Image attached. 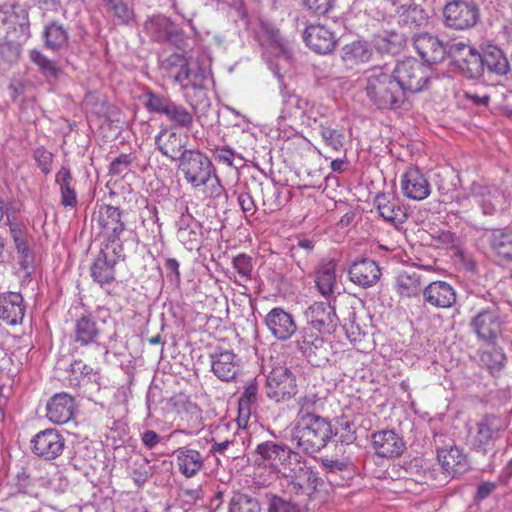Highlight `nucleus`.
<instances>
[{"label":"nucleus","instance_id":"8fccbe9b","mask_svg":"<svg viewBox=\"0 0 512 512\" xmlns=\"http://www.w3.org/2000/svg\"><path fill=\"white\" fill-rule=\"evenodd\" d=\"M506 361L505 354L497 348L483 351L480 355V362L491 374L500 371Z\"/></svg>","mask_w":512,"mask_h":512},{"label":"nucleus","instance_id":"7ed1b4c3","mask_svg":"<svg viewBox=\"0 0 512 512\" xmlns=\"http://www.w3.org/2000/svg\"><path fill=\"white\" fill-rule=\"evenodd\" d=\"M333 437V428L325 417L295 420L290 441L298 453L314 454L327 446Z\"/></svg>","mask_w":512,"mask_h":512},{"label":"nucleus","instance_id":"603ef678","mask_svg":"<svg viewBox=\"0 0 512 512\" xmlns=\"http://www.w3.org/2000/svg\"><path fill=\"white\" fill-rule=\"evenodd\" d=\"M320 135L327 146L335 151H339L344 144V133L342 130L333 129L328 126H320Z\"/></svg>","mask_w":512,"mask_h":512},{"label":"nucleus","instance_id":"5701e85b","mask_svg":"<svg viewBox=\"0 0 512 512\" xmlns=\"http://www.w3.org/2000/svg\"><path fill=\"white\" fill-rule=\"evenodd\" d=\"M25 315L23 296L18 292L0 294V324L16 326L21 324Z\"/></svg>","mask_w":512,"mask_h":512},{"label":"nucleus","instance_id":"4be33fe9","mask_svg":"<svg viewBox=\"0 0 512 512\" xmlns=\"http://www.w3.org/2000/svg\"><path fill=\"white\" fill-rule=\"evenodd\" d=\"M211 371L224 382L236 379L240 371V359L231 350H219L210 354Z\"/></svg>","mask_w":512,"mask_h":512},{"label":"nucleus","instance_id":"79ce46f5","mask_svg":"<svg viewBox=\"0 0 512 512\" xmlns=\"http://www.w3.org/2000/svg\"><path fill=\"white\" fill-rule=\"evenodd\" d=\"M489 243L499 258L506 262H512V230L493 231Z\"/></svg>","mask_w":512,"mask_h":512},{"label":"nucleus","instance_id":"f3484780","mask_svg":"<svg viewBox=\"0 0 512 512\" xmlns=\"http://www.w3.org/2000/svg\"><path fill=\"white\" fill-rule=\"evenodd\" d=\"M104 324L90 313L81 315L74 323L73 341L80 346L98 344Z\"/></svg>","mask_w":512,"mask_h":512},{"label":"nucleus","instance_id":"052dcab7","mask_svg":"<svg viewBox=\"0 0 512 512\" xmlns=\"http://www.w3.org/2000/svg\"><path fill=\"white\" fill-rule=\"evenodd\" d=\"M202 187H204V193L209 198L217 199L225 196V189L216 174V170L212 173V175H210V179Z\"/></svg>","mask_w":512,"mask_h":512},{"label":"nucleus","instance_id":"ea45409f","mask_svg":"<svg viewBox=\"0 0 512 512\" xmlns=\"http://www.w3.org/2000/svg\"><path fill=\"white\" fill-rule=\"evenodd\" d=\"M44 46L54 52H59L68 46L69 33L62 24L51 22L43 31Z\"/></svg>","mask_w":512,"mask_h":512},{"label":"nucleus","instance_id":"864d4df0","mask_svg":"<svg viewBox=\"0 0 512 512\" xmlns=\"http://www.w3.org/2000/svg\"><path fill=\"white\" fill-rule=\"evenodd\" d=\"M178 239L189 249H193L202 237L201 224H193L190 228H182L177 231Z\"/></svg>","mask_w":512,"mask_h":512},{"label":"nucleus","instance_id":"20e7f679","mask_svg":"<svg viewBox=\"0 0 512 512\" xmlns=\"http://www.w3.org/2000/svg\"><path fill=\"white\" fill-rule=\"evenodd\" d=\"M122 218L123 212L118 207L108 204L100 205L94 213V219L107 241L105 249H111L118 258L124 257L121 236L126 226Z\"/></svg>","mask_w":512,"mask_h":512},{"label":"nucleus","instance_id":"f257e3e1","mask_svg":"<svg viewBox=\"0 0 512 512\" xmlns=\"http://www.w3.org/2000/svg\"><path fill=\"white\" fill-rule=\"evenodd\" d=\"M363 81L367 98L378 109H397L406 100L393 71L387 65L366 70Z\"/></svg>","mask_w":512,"mask_h":512},{"label":"nucleus","instance_id":"de8ad7c7","mask_svg":"<svg viewBox=\"0 0 512 512\" xmlns=\"http://www.w3.org/2000/svg\"><path fill=\"white\" fill-rule=\"evenodd\" d=\"M403 44V35L394 31H384L383 34L377 36L375 41L378 50L391 54L400 50Z\"/></svg>","mask_w":512,"mask_h":512},{"label":"nucleus","instance_id":"3c124183","mask_svg":"<svg viewBox=\"0 0 512 512\" xmlns=\"http://www.w3.org/2000/svg\"><path fill=\"white\" fill-rule=\"evenodd\" d=\"M427 15L424 10L418 6H410L401 15V22L408 28L421 27L426 23Z\"/></svg>","mask_w":512,"mask_h":512},{"label":"nucleus","instance_id":"9d476101","mask_svg":"<svg viewBox=\"0 0 512 512\" xmlns=\"http://www.w3.org/2000/svg\"><path fill=\"white\" fill-rule=\"evenodd\" d=\"M450 64L466 78L476 79L482 76L480 53L467 43L457 42L450 45Z\"/></svg>","mask_w":512,"mask_h":512},{"label":"nucleus","instance_id":"cd10ccee","mask_svg":"<svg viewBox=\"0 0 512 512\" xmlns=\"http://www.w3.org/2000/svg\"><path fill=\"white\" fill-rule=\"evenodd\" d=\"M479 18L478 7L471 2H450V28L465 30L473 27Z\"/></svg>","mask_w":512,"mask_h":512},{"label":"nucleus","instance_id":"dca6fc26","mask_svg":"<svg viewBox=\"0 0 512 512\" xmlns=\"http://www.w3.org/2000/svg\"><path fill=\"white\" fill-rule=\"evenodd\" d=\"M156 149L171 161H179L187 149V137L182 136L172 127H164L155 136Z\"/></svg>","mask_w":512,"mask_h":512},{"label":"nucleus","instance_id":"c756f323","mask_svg":"<svg viewBox=\"0 0 512 512\" xmlns=\"http://www.w3.org/2000/svg\"><path fill=\"white\" fill-rule=\"evenodd\" d=\"M379 215L387 222L399 225L407 218L406 209L400 205L399 199L391 194L381 193L375 198Z\"/></svg>","mask_w":512,"mask_h":512},{"label":"nucleus","instance_id":"2eb2a0df","mask_svg":"<svg viewBox=\"0 0 512 512\" xmlns=\"http://www.w3.org/2000/svg\"><path fill=\"white\" fill-rule=\"evenodd\" d=\"M0 22L6 26L7 35L14 32L18 39L30 37L28 11L19 4H4L0 9Z\"/></svg>","mask_w":512,"mask_h":512},{"label":"nucleus","instance_id":"473e14b6","mask_svg":"<svg viewBox=\"0 0 512 512\" xmlns=\"http://www.w3.org/2000/svg\"><path fill=\"white\" fill-rule=\"evenodd\" d=\"M108 249L102 248L94 260L90 271L93 280L101 287L105 284H110L115 280V266L117 264V256L109 258Z\"/></svg>","mask_w":512,"mask_h":512},{"label":"nucleus","instance_id":"58836bf2","mask_svg":"<svg viewBox=\"0 0 512 512\" xmlns=\"http://www.w3.org/2000/svg\"><path fill=\"white\" fill-rule=\"evenodd\" d=\"M55 183L59 186L61 204L65 208H74L78 204L77 193L73 184V176L69 168L61 167L55 177Z\"/></svg>","mask_w":512,"mask_h":512},{"label":"nucleus","instance_id":"aec40b11","mask_svg":"<svg viewBox=\"0 0 512 512\" xmlns=\"http://www.w3.org/2000/svg\"><path fill=\"white\" fill-rule=\"evenodd\" d=\"M265 324L271 334L280 341L290 339L298 329L292 314L280 307H275L267 313Z\"/></svg>","mask_w":512,"mask_h":512},{"label":"nucleus","instance_id":"b1692460","mask_svg":"<svg viewBox=\"0 0 512 512\" xmlns=\"http://www.w3.org/2000/svg\"><path fill=\"white\" fill-rule=\"evenodd\" d=\"M413 46L418 55L429 64L442 62L446 56V47L437 37L422 33L413 37Z\"/></svg>","mask_w":512,"mask_h":512},{"label":"nucleus","instance_id":"a211bd4d","mask_svg":"<svg viewBox=\"0 0 512 512\" xmlns=\"http://www.w3.org/2000/svg\"><path fill=\"white\" fill-rule=\"evenodd\" d=\"M371 440L375 454L382 458H397L406 450L405 442L394 430L374 432Z\"/></svg>","mask_w":512,"mask_h":512},{"label":"nucleus","instance_id":"7c9ffc66","mask_svg":"<svg viewBox=\"0 0 512 512\" xmlns=\"http://www.w3.org/2000/svg\"><path fill=\"white\" fill-rule=\"evenodd\" d=\"M502 429L500 420L496 416L486 415L477 423V431L473 436V446L485 453L497 433Z\"/></svg>","mask_w":512,"mask_h":512},{"label":"nucleus","instance_id":"6e6d98bb","mask_svg":"<svg viewBox=\"0 0 512 512\" xmlns=\"http://www.w3.org/2000/svg\"><path fill=\"white\" fill-rule=\"evenodd\" d=\"M268 497L267 512H300L297 504L277 495Z\"/></svg>","mask_w":512,"mask_h":512},{"label":"nucleus","instance_id":"bf43d9fd","mask_svg":"<svg viewBox=\"0 0 512 512\" xmlns=\"http://www.w3.org/2000/svg\"><path fill=\"white\" fill-rule=\"evenodd\" d=\"M450 458H456V464L452 467L450 466V476L456 477L469 469V461L466 455L461 453L458 448L450 447Z\"/></svg>","mask_w":512,"mask_h":512},{"label":"nucleus","instance_id":"412c9836","mask_svg":"<svg viewBox=\"0 0 512 512\" xmlns=\"http://www.w3.org/2000/svg\"><path fill=\"white\" fill-rule=\"evenodd\" d=\"M255 453L262 462H267L273 469L281 473V469L288 465L297 452L284 444L266 441L257 445Z\"/></svg>","mask_w":512,"mask_h":512},{"label":"nucleus","instance_id":"c9c22d12","mask_svg":"<svg viewBox=\"0 0 512 512\" xmlns=\"http://www.w3.org/2000/svg\"><path fill=\"white\" fill-rule=\"evenodd\" d=\"M259 41L262 46L276 57H289L287 42L281 37L279 30L274 26L262 23L259 31Z\"/></svg>","mask_w":512,"mask_h":512},{"label":"nucleus","instance_id":"ddd939ff","mask_svg":"<svg viewBox=\"0 0 512 512\" xmlns=\"http://www.w3.org/2000/svg\"><path fill=\"white\" fill-rule=\"evenodd\" d=\"M304 315L307 321L305 328L318 333L331 334L339 324L335 308L329 302H314L306 309Z\"/></svg>","mask_w":512,"mask_h":512},{"label":"nucleus","instance_id":"4d7b16f0","mask_svg":"<svg viewBox=\"0 0 512 512\" xmlns=\"http://www.w3.org/2000/svg\"><path fill=\"white\" fill-rule=\"evenodd\" d=\"M333 436L337 437V441L342 444H352L356 440L353 423L348 420L340 421L335 430H333Z\"/></svg>","mask_w":512,"mask_h":512},{"label":"nucleus","instance_id":"f8f14e48","mask_svg":"<svg viewBox=\"0 0 512 512\" xmlns=\"http://www.w3.org/2000/svg\"><path fill=\"white\" fill-rule=\"evenodd\" d=\"M265 390L267 397L275 402L288 400L297 393L296 378L288 368L275 367L266 377Z\"/></svg>","mask_w":512,"mask_h":512},{"label":"nucleus","instance_id":"1a4fd4ad","mask_svg":"<svg viewBox=\"0 0 512 512\" xmlns=\"http://www.w3.org/2000/svg\"><path fill=\"white\" fill-rule=\"evenodd\" d=\"M145 30L153 41L168 43L179 51L186 50L187 39L184 30L164 15L148 19L145 22Z\"/></svg>","mask_w":512,"mask_h":512},{"label":"nucleus","instance_id":"e433bc0d","mask_svg":"<svg viewBox=\"0 0 512 512\" xmlns=\"http://www.w3.org/2000/svg\"><path fill=\"white\" fill-rule=\"evenodd\" d=\"M472 323L478 336L485 340H494L500 331V319L496 310L479 312Z\"/></svg>","mask_w":512,"mask_h":512},{"label":"nucleus","instance_id":"680f3d73","mask_svg":"<svg viewBox=\"0 0 512 512\" xmlns=\"http://www.w3.org/2000/svg\"><path fill=\"white\" fill-rule=\"evenodd\" d=\"M211 152L217 162L227 166H233L235 151L232 150L229 146H215L213 149H211Z\"/></svg>","mask_w":512,"mask_h":512},{"label":"nucleus","instance_id":"6ab92c4d","mask_svg":"<svg viewBox=\"0 0 512 512\" xmlns=\"http://www.w3.org/2000/svg\"><path fill=\"white\" fill-rule=\"evenodd\" d=\"M303 38L306 45L318 54H328L332 52L338 41L336 34L327 26L321 24H311L307 26Z\"/></svg>","mask_w":512,"mask_h":512},{"label":"nucleus","instance_id":"0eeeda50","mask_svg":"<svg viewBox=\"0 0 512 512\" xmlns=\"http://www.w3.org/2000/svg\"><path fill=\"white\" fill-rule=\"evenodd\" d=\"M281 474L289 479V487L296 494L310 496L317 490L319 478L298 452L281 469Z\"/></svg>","mask_w":512,"mask_h":512},{"label":"nucleus","instance_id":"e2e57ef3","mask_svg":"<svg viewBox=\"0 0 512 512\" xmlns=\"http://www.w3.org/2000/svg\"><path fill=\"white\" fill-rule=\"evenodd\" d=\"M34 159L44 174L50 173L53 160V155L51 152L47 151L43 147L37 148L34 151Z\"/></svg>","mask_w":512,"mask_h":512},{"label":"nucleus","instance_id":"f03ea898","mask_svg":"<svg viewBox=\"0 0 512 512\" xmlns=\"http://www.w3.org/2000/svg\"><path fill=\"white\" fill-rule=\"evenodd\" d=\"M159 68L164 76L178 84L184 92L188 89L202 90L208 79V71L198 62L190 61L185 50L173 52L159 59Z\"/></svg>","mask_w":512,"mask_h":512},{"label":"nucleus","instance_id":"0e129e2a","mask_svg":"<svg viewBox=\"0 0 512 512\" xmlns=\"http://www.w3.org/2000/svg\"><path fill=\"white\" fill-rule=\"evenodd\" d=\"M334 2L335 0H303L305 7L316 15H325Z\"/></svg>","mask_w":512,"mask_h":512},{"label":"nucleus","instance_id":"69168bd1","mask_svg":"<svg viewBox=\"0 0 512 512\" xmlns=\"http://www.w3.org/2000/svg\"><path fill=\"white\" fill-rule=\"evenodd\" d=\"M130 164V155L122 153L111 162L109 166V172L113 175H120L128 169Z\"/></svg>","mask_w":512,"mask_h":512},{"label":"nucleus","instance_id":"c85d7f7f","mask_svg":"<svg viewBox=\"0 0 512 512\" xmlns=\"http://www.w3.org/2000/svg\"><path fill=\"white\" fill-rule=\"evenodd\" d=\"M174 455L180 473L186 478H192L201 471L207 458L191 445L179 447Z\"/></svg>","mask_w":512,"mask_h":512},{"label":"nucleus","instance_id":"f704fd0d","mask_svg":"<svg viewBox=\"0 0 512 512\" xmlns=\"http://www.w3.org/2000/svg\"><path fill=\"white\" fill-rule=\"evenodd\" d=\"M343 328L349 341L358 351L366 352L370 349L372 341L368 332L367 325L362 326L355 311L348 315V321L344 323Z\"/></svg>","mask_w":512,"mask_h":512},{"label":"nucleus","instance_id":"13d9d810","mask_svg":"<svg viewBox=\"0 0 512 512\" xmlns=\"http://www.w3.org/2000/svg\"><path fill=\"white\" fill-rule=\"evenodd\" d=\"M134 466L135 467L132 471V479L135 484L140 487L151 477L152 468L149 465V461L147 459H142L139 462H135Z\"/></svg>","mask_w":512,"mask_h":512},{"label":"nucleus","instance_id":"4c0bfd02","mask_svg":"<svg viewBox=\"0 0 512 512\" xmlns=\"http://www.w3.org/2000/svg\"><path fill=\"white\" fill-rule=\"evenodd\" d=\"M315 284L317 290L326 298L334 293L336 285V262L332 259L320 263L316 272Z\"/></svg>","mask_w":512,"mask_h":512},{"label":"nucleus","instance_id":"a19ab883","mask_svg":"<svg viewBox=\"0 0 512 512\" xmlns=\"http://www.w3.org/2000/svg\"><path fill=\"white\" fill-rule=\"evenodd\" d=\"M29 59L37 66L39 72L49 81L57 80L63 73V70L57 60L48 58L38 49H32L29 51Z\"/></svg>","mask_w":512,"mask_h":512},{"label":"nucleus","instance_id":"39448f33","mask_svg":"<svg viewBox=\"0 0 512 512\" xmlns=\"http://www.w3.org/2000/svg\"><path fill=\"white\" fill-rule=\"evenodd\" d=\"M392 71L404 95L423 91L431 81L430 68L413 57L397 62Z\"/></svg>","mask_w":512,"mask_h":512},{"label":"nucleus","instance_id":"37998d69","mask_svg":"<svg viewBox=\"0 0 512 512\" xmlns=\"http://www.w3.org/2000/svg\"><path fill=\"white\" fill-rule=\"evenodd\" d=\"M23 42L18 38L17 40L9 39L8 35L4 41L0 42V67L6 69L18 63Z\"/></svg>","mask_w":512,"mask_h":512},{"label":"nucleus","instance_id":"2f4dec72","mask_svg":"<svg viewBox=\"0 0 512 512\" xmlns=\"http://www.w3.org/2000/svg\"><path fill=\"white\" fill-rule=\"evenodd\" d=\"M482 62V74L485 67L489 72L504 76L510 72L509 61L504 52L496 45L489 44L482 48L480 53Z\"/></svg>","mask_w":512,"mask_h":512},{"label":"nucleus","instance_id":"4468645a","mask_svg":"<svg viewBox=\"0 0 512 512\" xmlns=\"http://www.w3.org/2000/svg\"><path fill=\"white\" fill-rule=\"evenodd\" d=\"M31 444L35 455L45 460H54L63 453L65 438L58 430L49 428L37 433Z\"/></svg>","mask_w":512,"mask_h":512},{"label":"nucleus","instance_id":"9b49d317","mask_svg":"<svg viewBox=\"0 0 512 512\" xmlns=\"http://www.w3.org/2000/svg\"><path fill=\"white\" fill-rule=\"evenodd\" d=\"M317 331L302 328L297 347L313 366H323L329 361L331 345Z\"/></svg>","mask_w":512,"mask_h":512},{"label":"nucleus","instance_id":"423d86ee","mask_svg":"<svg viewBox=\"0 0 512 512\" xmlns=\"http://www.w3.org/2000/svg\"><path fill=\"white\" fill-rule=\"evenodd\" d=\"M144 98V106L149 112L165 115L176 127L184 129L192 127L194 120L191 112L170 97L148 90Z\"/></svg>","mask_w":512,"mask_h":512},{"label":"nucleus","instance_id":"09e8293b","mask_svg":"<svg viewBox=\"0 0 512 512\" xmlns=\"http://www.w3.org/2000/svg\"><path fill=\"white\" fill-rule=\"evenodd\" d=\"M229 512H261V505L256 498L237 493L230 501Z\"/></svg>","mask_w":512,"mask_h":512},{"label":"nucleus","instance_id":"6e6552de","mask_svg":"<svg viewBox=\"0 0 512 512\" xmlns=\"http://www.w3.org/2000/svg\"><path fill=\"white\" fill-rule=\"evenodd\" d=\"M178 169L193 188L206 184L215 171L209 157L198 149H191L178 161Z\"/></svg>","mask_w":512,"mask_h":512},{"label":"nucleus","instance_id":"5fc2aeb1","mask_svg":"<svg viewBox=\"0 0 512 512\" xmlns=\"http://www.w3.org/2000/svg\"><path fill=\"white\" fill-rule=\"evenodd\" d=\"M232 264L243 281L247 282L252 280L253 265L252 258L249 255L242 253L235 256L232 260Z\"/></svg>","mask_w":512,"mask_h":512},{"label":"nucleus","instance_id":"393cba45","mask_svg":"<svg viewBox=\"0 0 512 512\" xmlns=\"http://www.w3.org/2000/svg\"><path fill=\"white\" fill-rule=\"evenodd\" d=\"M327 403V392L308 389L297 398V414L295 420H308L312 417H322V412Z\"/></svg>","mask_w":512,"mask_h":512},{"label":"nucleus","instance_id":"49530a36","mask_svg":"<svg viewBox=\"0 0 512 512\" xmlns=\"http://www.w3.org/2000/svg\"><path fill=\"white\" fill-rule=\"evenodd\" d=\"M424 297L432 306L438 308L448 307V283L444 281L430 283L424 290Z\"/></svg>","mask_w":512,"mask_h":512},{"label":"nucleus","instance_id":"a18cd8bd","mask_svg":"<svg viewBox=\"0 0 512 512\" xmlns=\"http://www.w3.org/2000/svg\"><path fill=\"white\" fill-rule=\"evenodd\" d=\"M371 55L367 43L362 41H353L342 48V59L349 64L368 62Z\"/></svg>","mask_w":512,"mask_h":512},{"label":"nucleus","instance_id":"72a5a7b5","mask_svg":"<svg viewBox=\"0 0 512 512\" xmlns=\"http://www.w3.org/2000/svg\"><path fill=\"white\" fill-rule=\"evenodd\" d=\"M402 190L410 199L423 200L429 195L430 186L418 169L411 168L402 177Z\"/></svg>","mask_w":512,"mask_h":512},{"label":"nucleus","instance_id":"774afa93","mask_svg":"<svg viewBox=\"0 0 512 512\" xmlns=\"http://www.w3.org/2000/svg\"><path fill=\"white\" fill-rule=\"evenodd\" d=\"M454 250V263L467 271L474 270L475 262L473 258L469 254H466L460 248H454Z\"/></svg>","mask_w":512,"mask_h":512},{"label":"nucleus","instance_id":"a878e982","mask_svg":"<svg viewBox=\"0 0 512 512\" xmlns=\"http://www.w3.org/2000/svg\"><path fill=\"white\" fill-rule=\"evenodd\" d=\"M349 279L356 285L368 288L375 285L381 276V270L376 261L363 258L355 261L348 269Z\"/></svg>","mask_w":512,"mask_h":512},{"label":"nucleus","instance_id":"338daca9","mask_svg":"<svg viewBox=\"0 0 512 512\" xmlns=\"http://www.w3.org/2000/svg\"><path fill=\"white\" fill-rule=\"evenodd\" d=\"M257 393H258V387L257 384L254 382H249L245 390L240 397L239 405L240 409H242L244 406H248L251 403H255L257 400Z\"/></svg>","mask_w":512,"mask_h":512},{"label":"nucleus","instance_id":"c03bdc74","mask_svg":"<svg viewBox=\"0 0 512 512\" xmlns=\"http://www.w3.org/2000/svg\"><path fill=\"white\" fill-rule=\"evenodd\" d=\"M397 289L402 296H417L421 291L420 274L414 270L402 271L397 277Z\"/></svg>","mask_w":512,"mask_h":512},{"label":"nucleus","instance_id":"bb28decb","mask_svg":"<svg viewBox=\"0 0 512 512\" xmlns=\"http://www.w3.org/2000/svg\"><path fill=\"white\" fill-rule=\"evenodd\" d=\"M74 398L65 392L53 395L46 404V417L54 424H65L73 416Z\"/></svg>","mask_w":512,"mask_h":512}]
</instances>
